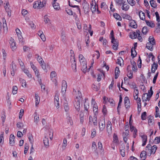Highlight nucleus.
I'll return each mask as SVG.
<instances>
[{
  "label": "nucleus",
  "mask_w": 160,
  "mask_h": 160,
  "mask_svg": "<svg viewBox=\"0 0 160 160\" xmlns=\"http://www.w3.org/2000/svg\"><path fill=\"white\" fill-rule=\"evenodd\" d=\"M23 71L24 73L27 75L28 78H31L32 77V75L30 73H29L28 70L26 69H24Z\"/></svg>",
  "instance_id": "nucleus-54"
},
{
  "label": "nucleus",
  "mask_w": 160,
  "mask_h": 160,
  "mask_svg": "<svg viewBox=\"0 0 160 160\" xmlns=\"http://www.w3.org/2000/svg\"><path fill=\"white\" fill-rule=\"evenodd\" d=\"M127 2L131 6H133L135 4V2L134 0H127Z\"/></svg>",
  "instance_id": "nucleus-53"
},
{
  "label": "nucleus",
  "mask_w": 160,
  "mask_h": 160,
  "mask_svg": "<svg viewBox=\"0 0 160 160\" xmlns=\"http://www.w3.org/2000/svg\"><path fill=\"white\" fill-rule=\"evenodd\" d=\"M111 42L113 44L112 45V48L115 50L117 49L118 47V41L114 38V40Z\"/></svg>",
  "instance_id": "nucleus-15"
},
{
  "label": "nucleus",
  "mask_w": 160,
  "mask_h": 160,
  "mask_svg": "<svg viewBox=\"0 0 160 160\" xmlns=\"http://www.w3.org/2000/svg\"><path fill=\"white\" fill-rule=\"evenodd\" d=\"M127 76L129 79H132L133 78V73L132 71L131 70L128 71Z\"/></svg>",
  "instance_id": "nucleus-44"
},
{
  "label": "nucleus",
  "mask_w": 160,
  "mask_h": 160,
  "mask_svg": "<svg viewBox=\"0 0 160 160\" xmlns=\"http://www.w3.org/2000/svg\"><path fill=\"white\" fill-rule=\"evenodd\" d=\"M43 143L46 147H48L49 146V140L48 138L45 137L43 140Z\"/></svg>",
  "instance_id": "nucleus-37"
},
{
  "label": "nucleus",
  "mask_w": 160,
  "mask_h": 160,
  "mask_svg": "<svg viewBox=\"0 0 160 160\" xmlns=\"http://www.w3.org/2000/svg\"><path fill=\"white\" fill-rule=\"evenodd\" d=\"M57 75L56 72L55 71H52L51 72V79L56 80V78Z\"/></svg>",
  "instance_id": "nucleus-40"
},
{
  "label": "nucleus",
  "mask_w": 160,
  "mask_h": 160,
  "mask_svg": "<svg viewBox=\"0 0 160 160\" xmlns=\"http://www.w3.org/2000/svg\"><path fill=\"white\" fill-rule=\"evenodd\" d=\"M133 97L134 99L135 100H138V103H139L140 106H141V103L140 102L141 100L140 98H138V96L137 95H135V94H133Z\"/></svg>",
  "instance_id": "nucleus-48"
},
{
  "label": "nucleus",
  "mask_w": 160,
  "mask_h": 160,
  "mask_svg": "<svg viewBox=\"0 0 160 160\" xmlns=\"http://www.w3.org/2000/svg\"><path fill=\"white\" fill-rule=\"evenodd\" d=\"M68 2H69V6L72 7L76 8L78 9V10L79 11V13L80 14H81L80 10V9L79 8L78 6H77V5H73L72 4H71L69 1Z\"/></svg>",
  "instance_id": "nucleus-46"
},
{
  "label": "nucleus",
  "mask_w": 160,
  "mask_h": 160,
  "mask_svg": "<svg viewBox=\"0 0 160 160\" xmlns=\"http://www.w3.org/2000/svg\"><path fill=\"white\" fill-rule=\"evenodd\" d=\"M122 17L124 19H127L130 21L132 20V17L128 14H125L123 15Z\"/></svg>",
  "instance_id": "nucleus-39"
},
{
  "label": "nucleus",
  "mask_w": 160,
  "mask_h": 160,
  "mask_svg": "<svg viewBox=\"0 0 160 160\" xmlns=\"http://www.w3.org/2000/svg\"><path fill=\"white\" fill-rule=\"evenodd\" d=\"M28 145L27 144H25V148H24V153L26 154L28 152Z\"/></svg>",
  "instance_id": "nucleus-58"
},
{
  "label": "nucleus",
  "mask_w": 160,
  "mask_h": 160,
  "mask_svg": "<svg viewBox=\"0 0 160 160\" xmlns=\"http://www.w3.org/2000/svg\"><path fill=\"white\" fill-rule=\"evenodd\" d=\"M103 99L104 100V101H103V103H106L107 102V101L108 100V102H109V103L111 104H114V100L112 99V98H109V99H108V98H107L106 99V97H104L103 98Z\"/></svg>",
  "instance_id": "nucleus-18"
},
{
  "label": "nucleus",
  "mask_w": 160,
  "mask_h": 160,
  "mask_svg": "<svg viewBox=\"0 0 160 160\" xmlns=\"http://www.w3.org/2000/svg\"><path fill=\"white\" fill-rule=\"evenodd\" d=\"M153 44L149 42H148L146 44V47L149 50L151 51H152L153 50Z\"/></svg>",
  "instance_id": "nucleus-23"
},
{
  "label": "nucleus",
  "mask_w": 160,
  "mask_h": 160,
  "mask_svg": "<svg viewBox=\"0 0 160 160\" xmlns=\"http://www.w3.org/2000/svg\"><path fill=\"white\" fill-rule=\"evenodd\" d=\"M67 88L66 82L65 80H63L62 82V93H65Z\"/></svg>",
  "instance_id": "nucleus-10"
},
{
  "label": "nucleus",
  "mask_w": 160,
  "mask_h": 160,
  "mask_svg": "<svg viewBox=\"0 0 160 160\" xmlns=\"http://www.w3.org/2000/svg\"><path fill=\"white\" fill-rule=\"evenodd\" d=\"M158 65L157 63L154 62L152 66L151 72L152 73H154L156 70L157 69Z\"/></svg>",
  "instance_id": "nucleus-19"
},
{
  "label": "nucleus",
  "mask_w": 160,
  "mask_h": 160,
  "mask_svg": "<svg viewBox=\"0 0 160 160\" xmlns=\"http://www.w3.org/2000/svg\"><path fill=\"white\" fill-rule=\"evenodd\" d=\"M68 119V123L70 124V125H72L73 124L72 120L70 117H68L67 118Z\"/></svg>",
  "instance_id": "nucleus-62"
},
{
  "label": "nucleus",
  "mask_w": 160,
  "mask_h": 160,
  "mask_svg": "<svg viewBox=\"0 0 160 160\" xmlns=\"http://www.w3.org/2000/svg\"><path fill=\"white\" fill-rule=\"evenodd\" d=\"M115 78L117 79L118 77L119 73L120 72L119 68L118 67H116L115 69Z\"/></svg>",
  "instance_id": "nucleus-27"
},
{
  "label": "nucleus",
  "mask_w": 160,
  "mask_h": 160,
  "mask_svg": "<svg viewBox=\"0 0 160 160\" xmlns=\"http://www.w3.org/2000/svg\"><path fill=\"white\" fill-rule=\"evenodd\" d=\"M148 32V28L147 27H144L142 29V32L145 34H146Z\"/></svg>",
  "instance_id": "nucleus-57"
},
{
  "label": "nucleus",
  "mask_w": 160,
  "mask_h": 160,
  "mask_svg": "<svg viewBox=\"0 0 160 160\" xmlns=\"http://www.w3.org/2000/svg\"><path fill=\"white\" fill-rule=\"evenodd\" d=\"M35 57L37 59V61L40 64L42 63V62L43 63L44 62L42 57L40 56L39 54H36L35 55Z\"/></svg>",
  "instance_id": "nucleus-26"
},
{
  "label": "nucleus",
  "mask_w": 160,
  "mask_h": 160,
  "mask_svg": "<svg viewBox=\"0 0 160 160\" xmlns=\"http://www.w3.org/2000/svg\"><path fill=\"white\" fill-rule=\"evenodd\" d=\"M18 88L16 86H14L12 88V93L14 95L17 92Z\"/></svg>",
  "instance_id": "nucleus-51"
},
{
  "label": "nucleus",
  "mask_w": 160,
  "mask_h": 160,
  "mask_svg": "<svg viewBox=\"0 0 160 160\" xmlns=\"http://www.w3.org/2000/svg\"><path fill=\"white\" fill-rule=\"evenodd\" d=\"M110 35H111V42H112L114 40V33H113V30H112L111 31V33H110Z\"/></svg>",
  "instance_id": "nucleus-61"
},
{
  "label": "nucleus",
  "mask_w": 160,
  "mask_h": 160,
  "mask_svg": "<svg viewBox=\"0 0 160 160\" xmlns=\"http://www.w3.org/2000/svg\"><path fill=\"white\" fill-rule=\"evenodd\" d=\"M15 137L13 135L11 134L9 137V143L11 146L14 145L15 143L14 139Z\"/></svg>",
  "instance_id": "nucleus-13"
},
{
  "label": "nucleus",
  "mask_w": 160,
  "mask_h": 160,
  "mask_svg": "<svg viewBox=\"0 0 160 160\" xmlns=\"http://www.w3.org/2000/svg\"><path fill=\"white\" fill-rule=\"evenodd\" d=\"M87 98H85V102L84 103V109L86 110V111H88V108H89V105L88 102H87L86 100H87Z\"/></svg>",
  "instance_id": "nucleus-38"
},
{
  "label": "nucleus",
  "mask_w": 160,
  "mask_h": 160,
  "mask_svg": "<svg viewBox=\"0 0 160 160\" xmlns=\"http://www.w3.org/2000/svg\"><path fill=\"white\" fill-rule=\"evenodd\" d=\"M35 105L37 106L39 104L40 102V98L38 94V93H35Z\"/></svg>",
  "instance_id": "nucleus-20"
},
{
  "label": "nucleus",
  "mask_w": 160,
  "mask_h": 160,
  "mask_svg": "<svg viewBox=\"0 0 160 160\" xmlns=\"http://www.w3.org/2000/svg\"><path fill=\"white\" fill-rule=\"evenodd\" d=\"M24 114V110L22 109H21L20 110V112L19 113V119L22 118V116Z\"/></svg>",
  "instance_id": "nucleus-59"
},
{
  "label": "nucleus",
  "mask_w": 160,
  "mask_h": 160,
  "mask_svg": "<svg viewBox=\"0 0 160 160\" xmlns=\"http://www.w3.org/2000/svg\"><path fill=\"white\" fill-rule=\"evenodd\" d=\"M112 125L111 122L109 121H108L106 126L107 132L108 133V136H110L112 133Z\"/></svg>",
  "instance_id": "nucleus-7"
},
{
  "label": "nucleus",
  "mask_w": 160,
  "mask_h": 160,
  "mask_svg": "<svg viewBox=\"0 0 160 160\" xmlns=\"http://www.w3.org/2000/svg\"><path fill=\"white\" fill-rule=\"evenodd\" d=\"M113 16L117 20H121L122 19L121 16L117 13H114Z\"/></svg>",
  "instance_id": "nucleus-43"
},
{
  "label": "nucleus",
  "mask_w": 160,
  "mask_h": 160,
  "mask_svg": "<svg viewBox=\"0 0 160 160\" xmlns=\"http://www.w3.org/2000/svg\"><path fill=\"white\" fill-rule=\"evenodd\" d=\"M82 5L84 13L85 14H88L89 11V7L88 3L85 1L83 2Z\"/></svg>",
  "instance_id": "nucleus-4"
},
{
  "label": "nucleus",
  "mask_w": 160,
  "mask_h": 160,
  "mask_svg": "<svg viewBox=\"0 0 160 160\" xmlns=\"http://www.w3.org/2000/svg\"><path fill=\"white\" fill-rule=\"evenodd\" d=\"M145 22L146 23L147 25L152 28H154L155 26V24L152 22H150L149 21L146 20Z\"/></svg>",
  "instance_id": "nucleus-31"
},
{
  "label": "nucleus",
  "mask_w": 160,
  "mask_h": 160,
  "mask_svg": "<svg viewBox=\"0 0 160 160\" xmlns=\"http://www.w3.org/2000/svg\"><path fill=\"white\" fill-rule=\"evenodd\" d=\"M89 123L90 124H92L93 123L94 126H97L98 121L96 117L94 116L92 117L91 116H90L89 117Z\"/></svg>",
  "instance_id": "nucleus-5"
},
{
  "label": "nucleus",
  "mask_w": 160,
  "mask_h": 160,
  "mask_svg": "<svg viewBox=\"0 0 160 160\" xmlns=\"http://www.w3.org/2000/svg\"><path fill=\"white\" fill-rule=\"evenodd\" d=\"M129 22V26L133 28H136L137 27V25L136 22L134 20H131Z\"/></svg>",
  "instance_id": "nucleus-25"
},
{
  "label": "nucleus",
  "mask_w": 160,
  "mask_h": 160,
  "mask_svg": "<svg viewBox=\"0 0 160 160\" xmlns=\"http://www.w3.org/2000/svg\"><path fill=\"white\" fill-rule=\"evenodd\" d=\"M17 126L18 128H21L23 127V125L22 123L19 122L17 123Z\"/></svg>",
  "instance_id": "nucleus-64"
},
{
  "label": "nucleus",
  "mask_w": 160,
  "mask_h": 160,
  "mask_svg": "<svg viewBox=\"0 0 160 160\" xmlns=\"http://www.w3.org/2000/svg\"><path fill=\"white\" fill-rule=\"evenodd\" d=\"M94 103L93 105V111L94 112L97 113H98V107L96 102H94Z\"/></svg>",
  "instance_id": "nucleus-36"
},
{
  "label": "nucleus",
  "mask_w": 160,
  "mask_h": 160,
  "mask_svg": "<svg viewBox=\"0 0 160 160\" xmlns=\"http://www.w3.org/2000/svg\"><path fill=\"white\" fill-rule=\"evenodd\" d=\"M150 4L152 7L155 8L157 7V3L156 1L153 0H151L150 1Z\"/></svg>",
  "instance_id": "nucleus-42"
},
{
  "label": "nucleus",
  "mask_w": 160,
  "mask_h": 160,
  "mask_svg": "<svg viewBox=\"0 0 160 160\" xmlns=\"http://www.w3.org/2000/svg\"><path fill=\"white\" fill-rule=\"evenodd\" d=\"M148 39L149 42L152 43V44H153L154 45H155V41L153 37L152 36H150Z\"/></svg>",
  "instance_id": "nucleus-34"
},
{
  "label": "nucleus",
  "mask_w": 160,
  "mask_h": 160,
  "mask_svg": "<svg viewBox=\"0 0 160 160\" xmlns=\"http://www.w3.org/2000/svg\"><path fill=\"white\" fill-rule=\"evenodd\" d=\"M64 107L65 112L68 111L69 109V108L68 103V102L66 100L64 102Z\"/></svg>",
  "instance_id": "nucleus-24"
},
{
  "label": "nucleus",
  "mask_w": 160,
  "mask_h": 160,
  "mask_svg": "<svg viewBox=\"0 0 160 160\" xmlns=\"http://www.w3.org/2000/svg\"><path fill=\"white\" fill-rule=\"evenodd\" d=\"M0 143L2 144L4 142V138H3V132H1V134L0 136Z\"/></svg>",
  "instance_id": "nucleus-50"
},
{
  "label": "nucleus",
  "mask_w": 160,
  "mask_h": 160,
  "mask_svg": "<svg viewBox=\"0 0 160 160\" xmlns=\"http://www.w3.org/2000/svg\"><path fill=\"white\" fill-rule=\"evenodd\" d=\"M9 43L12 50H14L16 48V43L14 42V39L12 38H11Z\"/></svg>",
  "instance_id": "nucleus-14"
},
{
  "label": "nucleus",
  "mask_w": 160,
  "mask_h": 160,
  "mask_svg": "<svg viewBox=\"0 0 160 160\" xmlns=\"http://www.w3.org/2000/svg\"><path fill=\"white\" fill-rule=\"evenodd\" d=\"M66 11L69 15H72L73 14V12L71 9H67L66 10Z\"/></svg>",
  "instance_id": "nucleus-63"
},
{
  "label": "nucleus",
  "mask_w": 160,
  "mask_h": 160,
  "mask_svg": "<svg viewBox=\"0 0 160 160\" xmlns=\"http://www.w3.org/2000/svg\"><path fill=\"white\" fill-rule=\"evenodd\" d=\"M92 149L94 152H95L97 149L96 145L95 142H93L92 143Z\"/></svg>",
  "instance_id": "nucleus-52"
},
{
  "label": "nucleus",
  "mask_w": 160,
  "mask_h": 160,
  "mask_svg": "<svg viewBox=\"0 0 160 160\" xmlns=\"http://www.w3.org/2000/svg\"><path fill=\"white\" fill-rule=\"evenodd\" d=\"M46 3V1L45 0L42 1V2L40 1H37L34 2L33 7L35 8H41L45 6Z\"/></svg>",
  "instance_id": "nucleus-2"
},
{
  "label": "nucleus",
  "mask_w": 160,
  "mask_h": 160,
  "mask_svg": "<svg viewBox=\"0 0 160 160\" xmlns=\"http://www.w3.org/2000/svg\"><path fill=\"white\" fill-rule=\"evenodd\" d=\"M38 81L39 83L40 84L41 86V87L42 89V87L44 86L43 90H45V86L42 83V79L41 78L39 77H38Z\"/></svg>",
  "instance_id": "nucleus-49"
},
{
  "label": "nucleus",
  "mask_w": 160,
  "mask_h": 160,
  "mask_svg": "<svg viewBox=\"0 0 160 160\" xmlns=\"http://www.w3.org/2000/svg\"><path fill=\"white\" fill-rule=\"evenodd\" d=\"M61 41L65 43L67 41L66 34L64 31H62L61 35Z\"/></svg>",
  "instance_id": "nucleus-17"
},
{
  "label": "nucleus",
  "mask_w": 160,
  "mask_h": 160,
  "mask_svg": "<svg viewBox=\"0 0 160 160\" xmlns=\"http://www.w3.org/2000/svg\"><path fill=\"white\" fill-rule=\"evenodd\" d=\"M146 112H144L142 113L141 114V119L142 120H145L146 119Z\"/></svg>",
  "instance_id": "nucleus-55"
},
{
  "label": "nucleus",
  "mask_w": 160,
  "mask_h": 160,
  "mask_svg": "<svg viewBox=\"0 0 160 160\" xmlns=\"http://www.w3.org/2000/svg\"><path fill=\"white\" fill-rule=\"evenodd\" d=\"M79 58L80 63L83 61H85V58L83 55L82 54H80L79 56Z\"/></svg>",
  "instance_id": "nucleus-60"
},
{
  "label": "nucleus",
  "mask_w": 160,
  "mask_h": 160,
  "mask_svg": "<svg viewBox=\"0 0 160 160\" xmlns=\"http://www.w3.org/2000/svg\"><path fill=\"white\" fill-rule=\"evenodd\" d=\"M58 92L56 91L54 96V104L57 108H59V98L58 95Z\"/></svg>",
  "instance_id": "nucleus-6"
},
{
  "label": "nucleus",
  "mask_w": 160,
  "mask_h": 160,
  "mask_svg": "<svg viewBox=\"0 0 160 160\" xmlns=\"http://www.w3.org/2000/svg\"><path fill=\"white\" fill-rule=\"evenodd\" d=\"M131 55L132 58H134L136 57L137 55V52L135 50V48H134V49H133V48H132L131 50Z\"/></svg>",
  "instance_id": "nucleus-41"
},
{
  "label": "nucleus",
  "mask_w": 160,
  "mask_h": 160,
  "mask_svg": "<svg viewBox=\"0 0 160 160\" xmlns=\"http://www.w3.org/2000/svg\"><path fill=\"white\" fill-rule=\"evenodd\" d=\"M122 96L121 95L120 96L119 102L118 103V107L117 108V111L118 112H119V106H121V103L122 102Z\"/></svg>",
  "instance_id": "nucleus-47"
},
{
  "label": "nucleus",
  "mask_w": 160,
  "mask_h": 160,
  "mask_svg": "<svg viewBox=\"0 0 160 160\" xmlns=\"http://www.w3.org/2000/svg\"><path fill=\"white\" fill-rule=\"evenodd\" d=\"M34 122L36 124H37L38 122L39 121V116L38 115L37 112H35L34 113Z\"/></svg>",
  "instance_id": "nucleus-30"
},
{
  "label": "nucleus",
  "mask_w": 160,
  "mask_h": 160,
  "mask_svg": "<svg viewBox=\"0 0 160 160\" xmlns=\"http://www.w3.org/2000/svg\"><path fill=\"white\" fill-rule=\"evenodd\" d=\"M157 147L156 145H153L152 147L150 149V152H147L148 154H149V156H150L152 153L154 154L155 153L157 149Z\"/></svg>",
  "instance_id": "nucleus-12"
},
{
  "label": "nucleus",
  "mask_w": 160,
  "mask_h": 160,
  "mask_svg": "<svg viewBox=\"0 0 160 160\" xmlns=\"http://www.w3.org/2000/svg\"><path fill=\"white\" fill-rule=\"evenodd\" d=\"M124 104L125 107L126 108H129L130 107V103L128 97H125L124 98Z\"/></svg>",
  "instance_id": "nucleus-11"
},
{
  "label": "nucleus",
  "mask_w": 160,
  "mask_h": 160,
  "mask_svg": "<svg viewBox=\"0 0 160 160\" xmlns=\"http://www.w3.org/2000/svg\"><path fill=\"white\" fill-rule=\"evenodd\" d=\"M74 105L76 111L79 112L80 110V100L78 96L76 97L75 102H74Z\"/></svg>",
  "instance_id": "nucleus-3"
},
{
  "label": "nucleus",
  "mask_w": 160,
  "mask_h": 160,
  "mask_svg": "<svg viewBox=\"0 0 160 160\" xmlns=\"http://www.w3.org/2000/svg\"><path fill=\"white\" fill-rule=\"evenodd\" d=\"M147 154V152L146 151H143L141 152L140 155V157L142 159V160L146 159Z\"/></svg>",
  "instance_id": "nucleus-22"
},
{
  "label": "nucleus",
  "mask_w": 160,
  "mask_h": 160,
  "mask_svg": "<svg viewBox=\"0 0 160 160\" xmlns=\"http://www.w3.org/2000/svg\"><path fill=\"white\" fill-rule=\"evenodd\" d=\"M155 143L158 144L160 142V136L156 137L154 139Z\"/></svg>",
  "instance_id": "nucleus-56"
},
{
  "label": "nucleus",
  "mask_w": 160,
  "mask_h": 160,
  "mask_svg": "<svg viewBox=\"0 0 160 160\" xmlns=\"http://www.w3.org/2000/svg\"><path fill=\"white\" fill-rule=\"evenodd\" d=\"M2 22H3V25H2V28L3 29H4V32H7L8 31V28L7 27V25L6 22V21L5 19L4 18H2Z\"/></svg>",
  "instance_id": "nucleus-16"
},
{
  "label": "nucleus",
  "mask_w": 160,
  "mask_h": 160,
  "mask_svg": "<svg viewBox=\"0 0 160 160\" xmlns=\"http://www.w3.org/2000/svg\"><path fill=\"white\" fill-rule=\"evenodd\" d=\"M152 87H151L150 89L148 91V94L147 93H144L142 96V100L143 102L149 101L151 97L153 95V91L152 90Z\"/></svg>",
  "instance_id": "nucleus-1"
},
{
  "label": "nucleus",
  "mask_w": 160,
  "mask_h": 160,
  "mask_svg": "<svg viewBox=\"0 0 160 160\" xmlns=\"http://www.w3.org/2000/svg\"><path fill=\"white\" fill-rule=\"evenodd\" d=\"M19 81L22 84V87L26 88L27 86L26 82V81L24 79L20 78H19Z\"/></svg>",
  "instance_id": "nucleus-33"
},
{
  "label": "nucleus",
  "mask_w": 160,
  "mask_h": 160,
  "mask_svg": "<svg viewBox=\"0 0 160 160\" xmlns=\"http://www.w3.org/2000/svg\"><path fill=\"white\" fill-rule=\"evenodd\" d=\"M52 4L53 5V7L55 9L58 10H59L60 8V7L59 5V4L58 3H56V2H52Z\"/></svg>",
  "instance_id": "nucleus-32"
},
{
  "label": "nucleus",
  "mask_w": 160,
  "mask_h": 160,
  "mask_svg": "<svg viewBox=\"0 0 160 160\" xmlns=\"http://www.w3.org/2000/svg\"><path fill=\"white\" fill-rule=\"evenodd\" d=\"M113 140L114 142L115 143H117L118 142V140L117 135L116 134L114 133L113 135Z\"/></svg>",
  "instance_id": "nucleus-45"
},
{
  "label": "nucleus",
  "mask_w": 160,
  "mask_h": 160,
  "mask_svg": "<svg viewBox=\"0 0 160 160\" xmlns=\"http://www.w3.org/2000/svg\"><path fill=\"white\" fill-rule=\"evenodd\" d=\"M99 124L100 130L102 131L105 127V119H103L102 121L101 120H100L99 121Z\"/></svg>",
  "instance_id": "nucleus-8"
},
{
  "label": "nucleus",
  "mask_w": 160,
  "mask_h": 160,
  "mask_svg": "<svg viewBox=\"0 0 160 160\" xmlns=\"http://www.w3.org/2000/svg\"><path fill=\"white\" fill-rule=\"evenodd\" d=\"M129 34L130 38L132 39H136L137 38V35L135 32H130Z\"/></svg>",
  "instance_id": "nucleus-21"
},
{
  "label": "nucleus",
  "mask_w": 160,
  "mask_h": 160,
  "mask_svg": "<svg viewBox=\"0 0 160 160\" xmlns=\"http://www.w3.org/2000/svg\"><path fill=\"white\" fill-rule=\"evenodd\" d=\"M131 64L132 65V70L135 72L137 71V68L136 63V62L134 61H132L131 62Z\"/></svg>",
  "instance_id": "nucleus-29"
},
{
  "label": "nucleus",
  "mask_w": 160,
  "mask_h": 160,
  "mask_svg": "<svg viewBox=\"0 0 160 160\" xmlns=\"http://www.w3.org/2000/svg\"><path fill=\"white\" fill-rule=\"evenodd\" d=\"M139 15L140 18L143 20L145 19V14L144 12L141 11H140L139 12Z\"/></svg>",
  "instance_id": "nucleus-28"
},
{
  "label": "nucleus",
  "mask_w": 160,
  "mask_h": 160,
  "mask_svg": "<svg viewBox=\"0 0 160 160\" xmlns=\"http://www.w3.org/2000/svg\"><path fill=\"white\" fill-rule=\"evenodd\" d=\"M70 58V61L72 63V68L73 69L75 70L76 68V63L75 58L74 56L71 55Z\"/></svg>",
  "instance_id": "nucleus-9"
},
{
  "label": "nucleus",
  "mask_w": 160,
  "mask_h": 160,
  "mask_svg": "<svg viewBox=\"0 0 160 160\" xmlns=\"http://www.w3.org/2000/svg\"><path fill=\"white\" fill-rule=\"evenodd\" d=\"M84 63V65L82 66V70L84 73H85L87 70V66L86 64V62H83Z\"/></svg>",
  "instance_id": "nucleus-35"
}]
</instances>
